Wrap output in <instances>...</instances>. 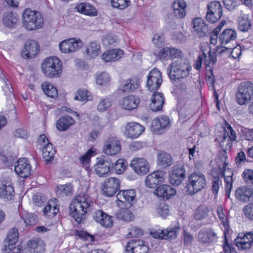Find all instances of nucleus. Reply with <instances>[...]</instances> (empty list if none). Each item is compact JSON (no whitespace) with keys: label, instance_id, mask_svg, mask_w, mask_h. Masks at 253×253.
<instances>
[{"label":"nucleus","instance_id":"obj_1","mask_svg":"<svg viewBox=\"0 0 253 253\" xmlns=\"http://www.w3.org/2000/svg\"><path fill=\"white\" fill-rule=\"evenodd\" d=\"M93 205V202L87 195L80 194L73 199L70 204V214L77 223H81L84 214L91 210Z\"/></svg>","mask_w":253,"mask_h":253},{"label":"nucleus","instance_id":"obj_2","mask_svg":"<svg viewBox=\"0 0 253 253\" xmlns=\"http://www.w3.org/2000/svg\"><path fill=\"white\" fill-rule=\"evenodd\" d=\"M170 68L168 74L171 81H175L189 76L191 66L185 59L177 58L170 64Z\"/></svg>","mask_w":253,"mask_h":253},{"label":"nucleus","instance_id":"obj_3","mask_svg":"<svg viewBox=\"0 0 253 253\" xmlns=\"http://www.w3.org/2000/svg\"><path fill=\"white\" fill-rule=\"evenodd\" d=\"M43 74L49 78L59 77L62 72V63L56 57H49L45 59L41 65Z\"/></svg>","mask_w":253,"mask_h":253},{"label":"nucleus","instance_id":"obj_4","mask_svg":"<svg viewBox=\"0 0 253 253\" xmlns=\"http://www.w3.org/2000/svg\"><path fill=\"white\" fill-rule=\"evenodd\" d=\"M23 26L29 31L37 30L43 26V19L42 15L37 11L26 9L23 12Z\"/></svg>","mask_w":253,"mask_h":253},{"label":"nucleus","instance_id":"obj_5","mask_svg":"<svg viewBox=\"0 0 253 253\" xmlns=\"http://www.w3.org/2000/svg\"><path fill=\"white\" fill-rule=\"evenodd\" d=\"M206 185L205 176L200 172H194L188 177L186 189L189 195H192L201 191Z\"/></svg>","mask_w":253,"mask_h":253},{"label":"nucleus","instance_id":"obj_6","mask_svg":"<svg viewBox=\"0 0 253 253\" xmlns=\"http://www.w3.org/2000/svg\"><path fill=\"white\" fill-rule=\"evenodd\" d=\"M206 18L210 23H214L219 20L222 16V7L220 2L212 1L207 6Z\"/></svg>","mask_w":253,"mask_h":253},{"label":"nucleus","instance_id":"obj_7","mask_svg":"<svg viewBox=\"0 0 253 253\" xmlns=\"http://www.w3.org/2000/svg\"><path fill=\"white\" fill-rule=\"evenodd\" d=\"M253 97V84L250 82H243L238 87V104L248 103Z\"/></svg>","mask_w":253,"mask_h":253},{"label":"nucleus","instance_id":"obj_8","mask_svg":"<svg viewBox=\"0 0 253 253\" xmlns=\"http://www.w3.org/2000/svg\"><path fill=\"white\" fill-rule=\"evenodd\" d=\"M113 168V163L111 159L106 156L98 159L94 168L96 174L99 177H106L111 173Z\"/></svg>","mask_w":253,"mask_h":253},{"label":"nucleus","instance_id":"obj_9","mask_svg":"<svg viewBox=\"0 0 253 253\" xmlns=\"http://www.w3.org/2000/svg\"><path fill=\"white\" fill-rule=\"evenodd\" d=\"M226 157L218 158L216 163L218 167L219 174L224 178V180L226 184L225 190L226 191L227 190L230 191L232 188V183L231 181L232 180V177L233 175V172L230 169L226 168L228 163L226 162Z\"/></svg>","mask_w":253,"mask_h":253},{"label":"nucleus","instance_id":"obj_10","mask_svg":"<svg viewBox=\"0 0 253 253\" xmlns=\"http://www.w3.org/2000/svg\"><path fill=\"white\" fill-rule=\"evenodd\" d=\"M186 176L185 167L182 164L173 166L169 172V181L173 185L178 186L184 180Z\"/></svg>","mask_w":253,"mask_h":253},{"label":"nucleus","instance_id":"obj_11","mask_svg":"<svg viewBox=\"0 0 253 253\" xmlns=\"http://www.w3.org/2000/svg\"><path fill=\"white\" fill-rule=\"evenodd\" d=\"M170 126L171 122L169 117L163 115L153 119L151 129L155 133L161 134L164 130L169 129Z\"/></svg>","mask_w":253,"mask_h":253},{"label":"nucleus","instance_id":"obj_12","mask_svg":"<svg viewBox=\"0 0 253 253\" xmlns=\"http://www.w3.org/2000/svg\"><path fill=\"white\" fill-rule=\"evenodd\" d=\"M163 82L162 74L157 69L152 70L147 76V87L151 91L159 89Z\"/></svg>","mask_w":253,"mask_h":253},{"label":"nucleus","instance_id":"obj_13","mask_svg":"<svg viewBox=\"0 0 253 253\" xmlns=\"http://www.w3.org/2000/svg\"><path fill=\"white\" fill-rule=\"evenodd\" d=\"M120 180L116 177L107 178L102 184L103 193L108 197L114 196L120 188Z\"/></svg>","mask_w":253,"mask_h":253},{"label":"nucleus","instance_id":"obj_14","mask_svg":"<svg viewBox=\"0 0 253 253\" xmlns=\"http://www.w3.org/2000/svg\"><path fill=\"white\" fill-rule=\"evenodd\" d=\"M82 42L80 40L70 39L63 41L59 43L60 51L64 53H70L77 51L82 46Z\"/></svg>","mask_w":253,"mask_h":253},{"label":"nucleus","instance_id":"obj_15","mask_svg":"<svg viewBox=\"0 0 253 253\" xmlns=\"http://www.w3.org/2000/svg\"><path fill=\"white\" fill-rule=\"evenodd\" d=\"M121 150V143L116 137H110L105 142L103 147V152L108 155H115Z\"/></svg>","mask_w":253,"mask_h":253},{"label":"nucleus","instance_id":"obj_16","mask_svg":"<svg viewBox=\"0 0 253 253\" xmlns=\"http://www.w3.org/2000/svg\"><path fill=\"white\" fill-rule=\"evenodd\" d=\"M166 172L158 170L149 174L145 179L146 185L149 188H154L160 183L164 182Z\"/></svg>","mask_w":253,"mask_h":253},{"label":"nucleus","instance_id":"obj_17","mask_svg":"<svg viewBox=\"0 0 253 253\" xmlns=\"http://www.w3.org/2000/svg\"><path fill=\"white\" fill-rule=\"evenodd\" d=\"M15 195L14 188L8 178L1 181L0 186V197L4 200L10 201Z\"/></svg>","mask_w":253,"mask_h":253},{"label":"nucleus","instance_id":"obj_18","mask_svg":"<svg viewBox=\"0 0 253 253\" xmlns=\"http://www.w3.org/2000/svg\"><path fill=\"white\" fill-rule=\"evenodd\" d=\"M227 130H226L224 127H222L223 130V134L222 137H219V138L216 139L219 141V146L222 150L230 147V144L229 139L231 141L235 140L236 136V133L233 130L231 126L227 125Z\"/></svg>","mask_w":253,"mask_h":253},{"label":"nucleus","instance_id":"obj_19","mask_svg":"<svg viewBox=\"0 0 253 253\" xmlns=\"http://www.w3.org/2000/svg\"><path fill=\"white\" fill-rule=\"evenodd\" d=\"M130 165L135 172L140 175L146 174L149 171V163L144 158H134Z\"/></svg>","mask_w":253,"mask_h":253},{"label":"nucleus","instance_id":"obj_20","mask_svg":"<svg viewBox=\"0 0 253 253\" xmlns=\"http://www.w3.org/2000/svg\"><path fill=\"white\" fill-rule=\"evenodd\" d=\"M136 192L134 189H129L120 191L117 195L118 205L122 206L121 204L133 205L136 202Z\"/></svg>","mask_w":253,"mask_h":253},{"label":"nucleus","instance_id":"obj_21","mask_svg":"<svg viewBox=\"0 0 253 253\" xmlns=\"http://www.w3.org/2000/svg\"><path fill=\"white\" fill-rule=\"evenodd\" d=\"M144 130L145 127L139 123L130 122L126 124L124 133L128 138L135 139L138 137Z\"/></svg>","mask_w":253,"mask_h":253},{"label":"nucleus","instance_id":"obj_22","mask_svg":"<svg viewBox=\"0 0 253 253\" xmlns=\"http://www.w3.org/2000/svg\"><path fill=\"white\" fill-rule=\"evenodd\" d=\"M39 50L40 46L37 41L35 40L28 41L25 44L22 55L25 58H32L37 55Z\"/></svg>","mask_w":253,"mask_h":253},{"label":"nucleus","instance_id":"obj_23","mask_svg":"<svg viewBox=\"0 0 253 253\" xmlns=\"http://www.w3.org/2000/svg\"><path fill=\"white\" fill-rule=\"evenodd\" d=\"M16 173L22 177L29 176L31 172V168L28 160L24 158L17 161V165L15 166Z\"/></svg>","mask_w":253,"mask_h":253},{"label":"nucleus","instance_id":"obj_24","mask_svg":"<svg viewBox=\"0 0 253 253\" xmlns=\"http://www.w3.org/2000/svg\"><path fill=\"white\" fill-rule=\"evenodd\" d=\"M139 102L140 100L137 96L130 95L124 97L119 104L124 109L132 110L138 107Z\"/></svg>","mask_w":253,"mask_h":253},{"label":"nucleus","instance_id":"obj_25","mask_svg":"<svg viewBox=\"0 0 253 253\" xmlns=\"http://www.w3.org/2000/svg\"><path fill=\"white\" fill-rule=\"evenodd\" d=\"M2 21L3 25L8 28H16L19 22L18 15L13 12H4Z\"/></svg>","mask_w":253,"mask_h":253},{"label":"nucleus","instance_id":"obj_26","mask_svg":"<svg viewBox=\"0 0 253 253\" xmlns=\"http://www.w3.org/2000/svg\"><path fill=\"white\" fill-rule=\"evenodd\" d=\"M253 242V233L247 232L238 234V249L247 250L250 249Z\"/></svg>","mask_w":253,"mask_h":253},{"label":"nucleus","instance_id":"obj_27","mask_svg":"<svg viewBox=\"0 0 253 253\" xmlns=\"http://www.w3.org/2000/svg\"><path fill=\"white\" fill-rule=\"evenodd\" d=\"M150 108L154 112L161 110L165 103L164 95L160 92L155 91L152 95Z\"/></svg>","mask_w":253,"mask_h":253},{"label":"nucleus","instance_id":"obj_28","mask_svg":"<svg viewBox=\"0 0 253 253\" xmlns=\"http://www.w3.org/2000/svg\"><path fill=\"white\" fill-rule=\"evenodd\" d=\"M176 190L171 186L167 184L160 185L154 190V193L158 197L169 199L170 197L176 194Z\"/></svg>","mask_w":253,"mask_h":253},{"label":"nucleus","instance_id":"obj_29","mask_svg":"<svg viewBox=\"0 0 253 253\" xmlns=\"http://www.w3.org/2000/svg\"><path fill=\"white\" fill-rule=\"evenodd\" d=\"M193 24V27L199 37H204L209 33L208 25L201 18H195Z\"/></svg>","mask_w":253,"mask_h":253},{"label":"nucleus","instance_id":"obj_30","mask_svg":"<svg viewBox=\"0 0 253 253\" xmlns=\"http://www.w3.org/2000/svg\"><path fill=\"white\" fill-rule=\"evenodd\" d=\"M171 7L173 14L178 18H183L186 15V3L183 0H175Z\"/></svg>","mask_w":253,"mask_h":253},{"label":"nucleus","instance_id":"obj_31","mask_svg":"<svg viewBox=\"0 0 253 253\" xmlns=\"http://www.w3.org/2000/svg\"><path fill=\"white\" fill-rule=\"evenodd\" d=\"M216 234L211 229L204 231H200L198 236V241L203 244H210L216 241Z\"/></svg>","mask_w":253,"mask_h":253},{"label":"nucleus","instance_id":"obj_32","mask_svg":"<svg viewBox=\"0 0 253 253\" xmlns=\"http://www.w3.org/2000/svg\"><path fill=\"white\" fill-rule=\"evenodd\" d=\"M123 54V50L120 49H112L102 54L101 55V58L105 62L115 61L119 60Z\"/></svg>","mask_w":253,"mask_h":253},{"label":"nucleus","instance_id":"obj_33","mask_svg":"<svg viewBox=\"0 0 253 253\" xmlns=\"http://www.w3.org/2000/svg\"><path fill=\"white\" fill-rule=\"evenodd\" d=\"M76 9L81 13L91 16H95L97 14L96 9L88 2H82L78 4Z\"/></svg>","mask_w":253,"mask_h":253},{"label":"nucleus","instance_id":"obj_34","mask_svg":"<svg viewBox=\"0 0 253 253\" xmlns=\"http://www.w3.org/2000/svg\"><path fill=\"white\" fill-rule=\"evenodd\" d=\"M75 123L74 119L69 116H65L60 118L56 122V127L60 131L67 130Z\"/></svg>","mask_w":253,"mask_h":253},{"label":"nucleus","instance_id":"obj_35","mask_svg":"<svg viewBox=\"0 0 253 253\" xmlns=\"http://www.w3.org/2000/svg\"><path fill=\"white\" fill-rule=\"evenodd\" d=\"M236 32L231 29L224 30L219 37L221 44H226L228 42L235 41L236 38Z\"/></svg>","mask_w":253,"mask_h":253},{"label":"nucleus","instance_id":"obj_36","mask_svg":"<svg viewBox=\"0 0 253 253\" xmlns=\"http://www.w3.org/2000/svg\"><path fill=\"white\" fill-rule=\"evenodd\" d=\"M179 116L183 119L192 115L195 113V109L192 104H178L177 107Z\"/></svg>","mask_w":253,"mask_h":253},{"label":"nucleus","instance_id":"obj_37","mask_svg":"<svg viewBox=\"0 0 253 253\" xmlns=\"http://www.w3.org/2000/svg\"><path fill=\"white\" fill-rule=\"evenodd\" d=\"M122 92L133 91L139 87V80L131 78L122 82Z\"/></svg>","mask_w":253,"mask_h":253},{"label":"nucleus","instance_id":"obj_38","mask_svg":"<svg viewBox=\"0 0 253 253\" xmlns=\"http://www.w3.org/2000/svg\"><path fill=\"white\" fill-rule=\"evenodd\" d=\"M84 53L86 54L87 58L91 59L96 57L100 53V45L96 42H91L87 46Z\"/></svg>","mask_w":253,"mask_h":253},{"label":"nucleus","instance_id":"obj_39","mask_svg":"<svg viewBox=\"0 0 253 253\" xmlns=\"http://www.w3.org/2000/svg\"><path fill=\"white\" fill-rule=\"evenodd\" d=\"M252 26V20L249 15L246 14H243L241 15L238 21V29L242 32H247Z\"/></svg>","mask_w":253,"mask_h":253},{"label":"nucleus","instance_id":"obj_40","mask_svg":"<svg viewBox=\"0 0 253 253\" xmlns=\"http://www.w3.org/2000/svg\"><path fill=\"white\" fill-rule=\"evenodd\" d=\"M157 163L159 165L166 168L173 164V160L170 155L163 151L159 153Z\"/></svg>","mask_w":253,"mask_h":253},{"label":"nucleus","instance_id":"obj_41","mask_svg":"<svg viewBox=\"0 0 253 253\" xmlns=\"http://www.w3.org/2000/svg\"><path fill=\"white\" fill-rule=\"evenodd\" d=\"M180 230L178 226H170L164 230V235L162 240L171 241L175 239L177 237V234Z\"/></svg>","mask_w":253,"mask_h":253},{"label":"nucleus","instance_id":"obj_42","mask_svg":"<svg viewBox=\"0 0 253 253\" xmlns=\"http://www.w3.org/2000/svg\"><path fill=\"white\" fill-rule=\"evenodd\" d=\"M42 151L43 159L46 163L50 162L53 159L56 153V150L50 142L43 146Z\"/></svg>","mask_w":253,"mask_h":253},{"label":"nucleus","instance_id":"obj_43","mask_svg":"<svg viewBox=\"0 0 253 253\" xmlns=\"http://www.w3.org/2000/svg\"><path fill=\"white\" fill-rule=\"evenodd\" d=\"M210 209L205 205L199 206L194 212V218L196 220H202L208 217Z\"/></svg>","mask_w":253,"mask_h":253},{"label":"nucleus","instance_id":"obj_44","mask_svg":"<svg viewBox=\"0 0 253 253\" xmlns=\"http://www.w3.org/2000/svg\"><path fill=\"white\" fill-rule=\"evenodd\" d=\"M204 64L206 66L207 70L210 72L212 71L213 67L216 63L217 59L216 53L214 51H211V50L209 51V55L207 56L205 54V57L204 58Z\"/></svg>","mask_w":253,"mask_h":253},{"label":"nucleus","instance_id":"obj_45","mask_svg":"<svg viewBox=\"0 0 253 253\" xmlns=\"http://www.w3.org/2000/svg\"><path fill=\"white\" fill-rule=\"evenodd\" d=\"M42 87L44 93L48 97L54 98L57 96V89L51 83L47 82L43 83L42 84Z\"/></svg>","mask_w":253,"mask_h":253},{"label":"nucleus","instance_id":"obj_46","mask_svg":"<svg viewBox=\"0 0 253 253\" xmlns=\"http://www.w3.org/2000/svg\"><path fill=\"white\" fill-rule=\"evenodd\" d=\"M73 192V186L70 183H68L58 186L56 193L60 197H65L71 195Z\"/></svg>","mask_w":253,"mask_h":253},{"label":"nucleus","instance_id":"obj_47","mask_svg":"<svg viewBox=\"0 0 253 253\" xmlns=\"http://www.w3.org/2000/svg\"><path fill=\"white\" fill-rule=\"evenodd\" d=\"M253 195L252 191L247 187H243L238 189V199L244 202L249 201Z\"/></svg>","mask_w":253,"mask_h":253},{"label":"nucleus","instance_id":"obj_48","mask_svg":"<svg viewBox=\"0 0 253 253\" xmlns=\"http://www.w3.org/2000/svg\"><path fill=\"white\" fill-rule=\"evenodd\" d=\"M117 218L125 221H130L133 219V215L132 212L127 209H122L117 214Z\"/></svg>","mask_w":253,"mask_h":253},{"label":"nucleus","instance_id":"obj_49","mask_svg":"<svg viewBox=\"0 0 253 253\" xmlns=\"http://www.w3.org/2000/svg\"><path fill=\"white\" fill-rule=\"evenodd\" d=\"M21 218L27 226H32L37 222V216L31 213H25L21 215Z\"/></svg>","mask_w":253,"mask_h":253},{"label":"nucleus","instance_id":"obj_50","mask_svg":"<svg viewBox=\"0 0 253 253\" xmlns=\"http://www.w3.org/2000/svg\"><path fill=\"white\" fill-rule=\"evenodd\" d=\"M130 0H111V5L115 8L124 10L130 5Z\"/></svg>","mask_w":253,"mask_h":253},{"label":"nucleus","instance_id":"obj_51","mask_svg":"<svg viewBox=\"0 0 253 253\" xmlns=\"http://www.w3.org/2000/svg\"><path fill=\"white\" fill-rule=\"evenodd\" d=\"M127 163L126 160L123 159H119L118 160L113 167L118 174L123 173L126 169Z\"/></svg>","mask_w":253,"mask_h":253},{"label":"nucleus","instance_id":"obj_52","mask_svg":"<svg viewBox=\"0 0 253 253\" xmlns=\"http://www.w3.org/2000/svg\"><path fill=\"white\" fill-rule=\"evenodd\" d=\"M0 78L2 80L4 83V85L2 87V89L5 95L9 97L14 96V94H13V89L11 84L8 83V80L5 78V76L2 75V77H0Z\"/></svg>","mask_w":253,"mask_h":253},{"label":"nucleus","instance_id":"obj_53","mask_svg":"<svg viewBox=\"0 0 253 253\" xmlns=\"http://www.w3.org/2000/svg\"><path fill=\"white\" fill-rule=\"evenodd\" d=\"M18 238V230L16 228H13L9 231L5 240L10 243L11 245H15L17 242Z\"/></svg>","mask_w":253,"mask_h":253},{"label":"nucleus","instance_id":"obj_54","mask_svg":"<svg viewBox=\"0 0 253 253\" xmlns=\"http://www.w3.org/2000/svg\"><path fill=\"white\" fill-rule=\"evenodd\" d=\"M111 101L109 98H101L97 106V110L102 112L107 110L111 106Z\"/></svg>","mask_w":253,"mask_h":253},{"label":"nucleus","instance_id":"obj_55","mask_svg":"<svg viewBox=\"0 0 253 253\" xmlns=\"http://www.w3.org/2000/svg\"><path fill=\"white\" fill-rule=\"evenodd\" d=\"M89 93L87 90L80 89L78 91L74 99L77 100L85 101L89 100Z\"/></svg>","mask_w":253,"mask_h":253},{"label":"nucleus","instance_id":"obj_56","mask_svg":"<svg viewBox=\"0 0 253 253\" xmlns=\"http://www.w3.org/2000/svg\"><path fill=\"white\" fill-rule=\"evenodd\" d=\"M216 212L218 217L224 227L226 225L227 218L226 216V211L223 210L222 205H218L217 207Z\"/></svg>","mask_w":253,"mask_h":253},{"label":"nucleus","instance_id":"obj_57","mask_svg":"<svg viewBox=\"0 0 253 253\" xmlns=\"http://www.w3.org/2000/svg\"><path fill=\"white\" fill-rule=\"evenodd\" d=\"M96 82L100 85L106 84L110 82L109 75L106 73H101L97 77Z\"/></svg>","mask_w":253,"mask_h":253},{"label":"nucleus","instance_id":"obj_58","mask_svg":"<svg viewBox=\"0 0 253 253\" xmlns=\"http://www.w3.org/2000/svg\"><path fill=\"white\" fill-rule=\"evenodd\" d=\"M244 181L253 186V170L250 169H245L242 173Z\"/></svg>","mask_w":253,"mask_h":253},{"label":"nucleus","instance_id":"obj_59","mask_svg":"<svg viewBox=\"0 0 253 253\" xmlns=\"http://www.w3.org/2000/svg\"><path fill=\"white\" fill-rule=\"evenodd\" d=\"M33 201L36 206L41 207L46 202V198L41 193H38L33 195Z\"/></svg>","mask_w":253,"mask_h":253},{"label":"nucleus","instance_id":"obj_60","mask_svg":"<svg viewBox=\"0 0 253 253\" xmlns=\"http://www.w3.org/2000/svg\"><path fill=\"white\" fill-rule=\"evenodd\" d=\"M142 235V231L140 228L135 226H131V228L129 229V232L127 235V237H138Z\"/></svg>","mask_w":253,"mask_h":253},{"label":"nucleus","instance_id":"obj_61","mask_svg":"<svg viewBox=\"0 0 253 253\" xmlns=\"http://www.w3.org/2000/svg\"><path fill=\"white\" fill-rule=\"evenodd\" d=\"M237 46V43L236 42L235 45L233 47H226L225 46H221L217 47L216 52L219 54H221L222 53L225 52V51H228L230 53L229 56L232 57L234 59H236L237 57L232 55L233 50L236 48Z\"/></svg>","mask_w":253,"mask_h":253},{"label":"nucleus","instance_id":"obj_62","mask_svg":"<svg viewBox=\"0 0 253 253\" xmlns=\"http://www.w3.org/2000/svg\"><path fill=\"white\" fill-rule=\"evenodd\" d=\"M112 216L107 214L104 212L103 217H102V220L100 224L105 227H109L113 225V220Z\"/></svg>","mask_w":253,"mask_h":253},{"label":"nucleus","instance_id":"obj_63","mask_svg":"<svg viewBox=\"0 0 253 253\" xmlns=\"http://www.w3.org/2000/svg\"><path fill=\"white\" fill-rule=\"evenodd\" d=\"M246 216L253 220V203L249 204L243 209Z\"/></svg>","mask_w":253,"mask_h":253},{"label":"nucleus","instance_id":"obj_64","mask_svg":"<svg viewBox=\"0 0 253 253\" xmlns=\"http://www.w3.org/2000/svg\"><path fill=\"white\" fill-rule=\"evenodd\" d=\"M169 47H165L161 49L158 53V56L162 60H168L170 59Z\"/></svg>","mask_w":253,"mask_h":253}]
</instances>
